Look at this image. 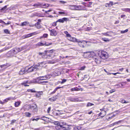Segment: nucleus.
I'll return each mask as SVG.
<instances>
[{"label":"nucleus","instance_id":"obj_1","mask_svg":"<svg viewBox=\"0 0 130 130\" xmlns=\"http://www.w3.org/2000/svg\"><path fill=\"white\" fill-rule=\"evenodd\" d=\"M27 47V46L26 45H24L22 46L21 48L19 47H16L15 48H13L10 51L8 52L7 53V54H10L11 53H12L14 54H15L21 51V50L26 49ZM13 54H12L10 55V56H13Z\"/></svg>","mask_w":130,"mask_h":130},{"label":"nucleus","instance_id":"obj_2","mask_svg":"<svg viewBox=\"0 0 130 130\" xmlns=\"http://www.w3.org/2000/svg\"><path fill=\"white\" fill-rule=\"evenodd\" d=\"M99 56L101 58L105 59L108 57V53L105 51H101L99 52L98 53Z\"/></svg>","mask_w":130,"mask_h":130},{"label":"nucleus","instance_id":"obj_3","mask_svg":"<svg viewBox=\"0 0 130 130\" xmlns=\"http://www.w3.org/2000/svg\"><path fill=\"white\" fill-rule=\"evenodd\" d=\"M68 40L70 41L73 42H78L79 45H80V46L82 47H84V46L83 44H82L83 42H85V41H79L78 40L76 39L75 38L73 37H71L70 38L68 39Z\"/></svg>","mask_w":130,"mask_h":130},{"label":"nucleus","instance_id":"obj_4","mask_svg":"<svg viewBox=\"0 0 130 130\" xmlns=\"http://www.w3.org/2000/svg\"><path fill=\"white\" fill-rule=\"evenodd\" d=\"M52 43H48L46 42L42 43V42H38L36 44V45L38 46H44V45H45V46H48L49 45H52Z\"/></svg>","mask_w":130,"mask_h":130},{"label":"nucleus","instance_id":"obj_5","mask_svg":"<svg viewBox=\"0 0 130 130\" xmlns=\"http://www.w3.org/2000/svg\"><path fill=\"white\" fill-rule=\"evenodd\" d=\"M66 125V124L64 122H60V130H67V128L66 127L64 126Z\"/></svg>","mask_w":130,"mask_h":130},{"label":"nucleus","instance_id":"obj_6","mask_svg":"<svg viewBox=\"0 0 130 130\" xmlns=\"http://www.w3.org/2000/svg\"><path fill=\"white\" fill-rule=\"evenodd\" d=\"M92 52L88 51L84 52L83 56L84 57L89 58L91 57Z\"/></svg>","mask_w":130,"mask_h":130},{"label":"nucleus","instance_id":"obj_7","mask_svg":"<svg viewBox=\"0 0 130 130\" xmlns=\"http://www.w3.org/2000/svg\"><path fill=\"white\" fill-rule=\"evenodd\" d=\"M50 33V35L52 36H56L57 34V31L54 29H49Z\"/></svg>","mask_w":130,"mask_h":130},{"label":"nucleus","instance_id":"obj_8","mask_svg":"<svg viewBox=\"0 0 130 130\" xmlns=\"http://www.w3.org/2000/svg\"><path fill=\"white\" fill-rule=\"evenodd\" d=\"M54 124L56 125L55 127L56 129L60 130V127H59V126H60V122L58 121H55L54 122Z\"/></svg>","mask_w":130,"mask_h":130},{"label":"nucleus","instance_id":"obj_9","mask_svg":"<svg viewBox=\"0 0 130 130\" xmlns=\"http://www.w3.org/2000/svg\"><path fill=\"white\" fill-rule=\"evenodd\" d=\"M40 118H41V119H40L44 121L47 120V119H48V121L50 122H51V118L47 117L44 116H43L41 117H40Z\"/></svg>","mask_w":130,"mask_h":130},{"label":"nucleus","instance_id":"obj_10","mask_svg":"<svg viewBox=\"0 0 130 130\" xmlns=\"http://www.w3.org/2000/svg\"><path fill=\"white\" fill-rule=\"evenodd\" d=\"M72 7L73 8V9L76 10H82V8L80 6L73 5Z\"/></svg>","mask_w":130,"mask_h":130},{"label":"nucleus","instance_id":"obj_11","mask_svg":"<svg viewBox=\"0 0 130 130\" xmlns=\"http://www.w3.org/2000/svg\"><path fill=\"white\" fill-rule=\"evenodd\" d=\"M68 19L67 18H64L62 19H60L58 20L56 22H60L63 23L64 22L67 20Z\"/></svg>","mask_w":130,"mask_h":130},{"label":"nucleus","instance_id":"obj_12","mask_svg":"<svg viewBox=\"0 0 130 130\" xmlns=\"http://www.w3.org/2000/svg\"><path fill=\"white\" fill-rule=\"evenodd\" d=\"M48 77L46 76L39 77L37 78V79L39 80H44L47 79Z\"/></svg>","mask_w":130,"mask_h":130},{"label":"nucleus","instance_id":"obj_13","mask_svg":"<svg viewBox=\"0 0 130 130\" xmlns=\"http://www.w3.org/2000/svg\"><path fill=\"white\" fill-rule=\"evenodd\" d=\"M69 100L71 102H77L78 101V98H70Z\"/></svg>","mask_w":130,"mask_h":130},{"label":"nucleus","instance_id":"obj_14","mask_svg":"<svg viewBox=\"0 0 130 130\" xmlns=\"http://www.w3.org/2000/svg\"><path fill=\"white\" fill-rule=\"evenodd\" d=\"M103 114V116H101V117L102 118L104 117L106 114V112L105 111H104L102 112H101L100 113L98 114V116H101V115Z\"/></svg>","mask_w":130,"mask_h":130},{"label":"nucleus","instance_id":"obj_15","mask_svg":"<svg viewBox=\"0 0 130 130\" xmlns=\"http://www.w3.org/2000/svg\"><path fill=\"white\" fill-rule=\"evenodd\" d=\"M26 72H27L25 70L22 69L19 72V74L20 75H22L24 74Z\"/></svg>","mask_w":130,"mask_h":130},{"label":"nucleus","instance_id":"obj_16","mask_svg":"<svg viewBox=\"0 0 130 130\" xmlns=\"http://www.w3.org/2000/svg\"><path fill=\"white\" fill-rule=\"evenodd\" d=\"M57 99V96H55L52 97L50 98L49 99V101H55Z\"/></svg>","mask_w":130,"mask_h":130},{"label":"nucleus","instance_id":"obj_17","mask_svg":"<svg viewBox=\"0 0 130 130\" xmlns=\"http://www.w3.org/2000/svg\"><path fill=\"white\" fill-rule=\"evenodd\" d=\"M63 88L62 87H56L55 89L54 90V91H53L51 93V94H53L54 93H55V92H56V91L58 89H60V88Z\"/></svg>","mask_w":130,"mask_h":130},{"label":"nucleus","instance_id":"obj_18","mask_svg":"<svg viewBox=\"0 0 130 130\" xmlns=\"http://www.w3.org/2000/svg\"><path fill=\"white\" fill-rule=\"evenodd\" d=\"M40 64H41V63H39L37 64L35 66L33 65L32 67V68H33V69L34 71L35 69H37L38 67H40Z\"/></svg>","mask_w":130,"mask_h":130},{"label":"nucleus","instance_id":"obj_19","mask_svg":"<svg viewBox=\"0 0 130 130\" xmlns=\"http://www.w3.org/2000/svg\"><path fill=\"white\" fill-rule=\"evenodd\" d=\"M10 47H11L6 46L5 47L2 49L0 50V53L2 52L3 51L9 49Z\"/></svg>","mask_w":130,"mask_h":130},{"label":"nucleus","instance_id":"obj_20","mask_svg":"<svg viewBox=\"0 0 130 130\" xmlns=\"http://www.w3.org/2000/svg\"><path fill=\"white\" fill-rule=\"evenodd\" d=\"M32 67H31L30 68H28V70H26V72L27 73H29L34 71L33 69L32 68Z\"/></svg>","mask_w":130,"mask_h":130},{"label":"nucleus","instance_id":"obj_21","mask_svg":"<svg viewBox=\"0 0 130 130\" xmlns=\"http://www.w3.org/2000/svg\"><path fill=\"white\" fill-rule=\"evenodd\" d=\"M95 62L97 64H99L101 63V61L100 59H99L98 58H96L94 59Z\"/></svg>","mask_w":130,"mask_h":130},{"label":"nucleus","instance_id":"obj_22","mask_svg":"<svg viewBox=\"0 0 130 130\" xmlns=\"http://www.w3.org/2000/svg\"><path fill=\"white\" fill-rule=\"evenodd\" d=\"M54 74L55 76H57L61 74L60 72L55 70L54 73Z\"/></svg>","mask_w":130,"mask_h":130},{"label":"nucleus","instance_id":"obj_23","mask_svg":"<svg viewBox=\"0 0 130 130\" xmlns=\"http://www.w3.org/2000/svg\"><path fill=\"white\" fill-rule=\"evenodd\" d=\"M48 82L47 81H41L38 82V83L39 84L42 85H45L46 83H47Z\"/></svg>","mask_w":130,"mask_h":130},{"label":"nucleus","instance_id":"obj_24","mask_svg":"<svg viewBox=\"0 0 130 130\" xmlns=\"http://www.w3.org/2000/svg\"><path fill=\"white\" fill-rule=\"evenodd\" d=\"M28 83V81L27 80L24 82L21 83V84L22 85H24L25 86H29L28 85H27L26 84Z\"/></svg>","mask_w":130,"mask_h":130},{"label":"nucleus","instance_id":"obj_25","mask_svg":"<svg viewBox=\"0 0 130 130\" xmlns=\"http://www.w3.org/2000/svg\"><path fill=\"white\" fill-rule=\"evenodd\" d=\"M47 56L48 57H51L50 58H53L54 56V54H51L50 53L49 54H47Z\"/></svg>","mask_w":130,"mask_h":130},{"label":"nucleus","instance_id":"obj_26","mask_svg":"<svg viewBox=\"0 0 130 130\" xmlns=\"http://www.w3.org/2000/svg\"><path fill=\"white\" fill-rule=\"evenodd\" d=\"M8 5H7L5 6L4 7L2 8L0 10L2 11H6L7 10V6Z\"/></svg>","mask_w":130,"mask_h":130},{"label":"nucleus","instance_id":"obj_27","mask_svg":"<svg viewBox=\"0 0 130 130\" xmlns=\"http://www.w3.org/2000/svg\"><path fill=\"white\" fill-rule=\"evenodd\" d=\"M55 51V50L54 49H52L48 51H45L44 52L45 53H50L53 54L54 52Z\"/></svg>","mask_w":130,"mask_h":130},{"label":"nucleus","instance_id":"obj_28","mask_svg":"<svg viewBox=\"0 0 130 130\" xmlns=\"http://www.w3.org/2000/svg\"><path fill=\"white\" fill-rule=\"evenodd\" d=\"M32 33H30L29 34H28L27 35H26L25 36H23V38L24 39L25 38H28L32 36L31 34Z\"/></svg>","mask_w":130,"mask_h":130},{"label":"nucleus","instance_id":"obj_29","mask_svg":"<svg viewBox=\"0 0 130 130\" xmlns=\"http://www.w3.org/2000/svg\"><path fill=\"white\" fill-rule=\"evenodd\" d=\"M80 90L77 87L74 88H71V91H79Z\"/></svg>","mask_w":130,"mask_h":130},{"label":"nucleus","instance_id":"obj_30","mask_svg":"<svg viewBox=\"0 0 130 130\" xmlns=\"http://www.w3.org/2000/svg\"><path fill=\"white\" fill-rule=\"evenodd\" d=\"M29 24V23L28 22L25 21L22 23L21 25L22 26H26L27 24Z\"/></svg>","mask_w":130,"mask_h":130},{"label":"nucleus","instance_id":"obj_31","mask_svg":"<svg viewBox=\"0 0 130 130\" xmlns=\"http://www.w3.org/2000/svg\"><path fill=\"white\" fill-rule=\"evenodd\" d=\"M25 115L26 117H29L31 116V113L29 112H25Z\"/></svg>","mask_w":130,"mask_h":130},{"label":"nucleus","instance_id":"obj_32","mask_svg":"<svg viewBox=\"0 0 130 130\" xmlns=\"http://www.w3.org/2000/svg\"><path fill=\"white\" fill-rule=\"evenodd\" d=\"M82 128L80 126L75 127L74 128V130H81Z\"/></svg>","mask_w":130,"mask_h":130},{"label":"nucleus","instance_id":"obj_33","mask_svg":"<svg viewBox=\"0 0 130 130\" xmlns=\"http://www.w3.org/2000/svg\"><path fill=\"white\" fill-rule=\"evenodd\" d=\"M34 106H31L30 105H29L27 106V107L29 109L31 108L34 107H35V106H36V107H37V105L36 104H34Z\"/></svg>","mask_w":130,"mask_h":130},{"label":"nucleus","instance_id":"obj_34","mask_svg":"<svg viewBox=\"0 0 130 130\" xmlns=\"http://www.w3.org/2000/svg\"><path fill=\"white\" fill-rule=\"evenodd\" d=\"M20 103L19 102H15V103L14 106L15 107H17L20 105Z\"/></svg>","mask_w":130,"mask_h":130},{"label":"nucleus","instance_id":"obj_35","mask_svg":"<svg viewBox=\"0 0 130 130\" xmlns=\"http://www.w3.org/2000/svg\"><path fill=\"white\" fill-rule=\"evenodd\" d=\"M11 99V98L10 97V98H7L6 99H5L4 100H3L4 102V103H5L7 102L8 101L10 100Z\"/></svg>","mask_w":130,"mask_h":130},{"label":"nucleus","instance_id":"obj_36","mask_svg":"<svg viewBox=\"0 0 130 130\" xmlns=\"http://www.w3.org/2000/svg\"><path fill=\"white\" fill-rule=\"evenodd\" d=\"M34 89H28L27 90V91L28 92H36V91L34 90Z\"/></svg>","mask_w":130,"mask_h":130},{"label":"nucleus","instance_id":"obj_37","mask_svg":"<svg viewBox=\"0 0 130 130\" xmlns=\"http://www.w3.org/2000/svg\"><path fill=\"white\" fill-rule=\"evenodd\" d=\"M48 35L47 34H43V36L41 37V38H46L47 37Z\"/></svg>","mask_w":130,"mask_h":130},{"label":"nucleus","instance_id":"obj_38","mask_svg":"<svg viewBox=\"0 0 130 130\" xmlns=\"http://www.w3.org/2000/svg\"><path fill=\"white\" fill-rule=\"evenodd\" d=\"M120 102L122 103H128V102H126L124 99L121 100Z\"/></svg>","mask_w":130,"mask_h":130},{"label":"nucleus","instance_id":"obj_39","mask_svg":"<svg viewBox=\"0 0 130 130\" xmlns=\"http://www.w3.org/2000/svg\"><path fill=\"white\" fill-rule=\"evenodd\" d=\"M102 39L103 41L105 42H107V41H109V40L108 39L106 38H102Z\"/></svg>","mask_w":130,"mask_h":130},{"label":"nucleus","instance_id":"obj_40","mask_svg":"<svg viewBox=\"0 0 130 130\" xmlns=\"http://www.w3.org/2000/svg\"><path fill=\"white\" fill-rule=\"evenodd\" d=\"M94 105V104L92 103H91L90 102H89L88 103L87 105V106L88 107L89 106H90L92 105Z\"/></svg>","mask_w":130,"mask_h":130},{"label":"nucleus","instance_id":"obj_41","mask_svg":"<svg viewBox=\"0 0 130 130\" xmlns=\"http://www.w3.org/2000/svg\"><path fill=\"white\" fill-rule=\"evenodd\" d=\"M4 32L6 34H9L10 31L8 30L7 29H6L4 30Z\"/></svg>","mask_w":130,"mask_h":130},{"label":"nucleus","instance_id":"obj_42","mask_svg":"<svg viewBox=\"0 0 130 130\" xmlns=\"http://www.w3.org/2000/svg\"><path fill=\"white\" fill-rule=\"evenodd\" d=\"M122 121V120H120L117 122H116L114 123H113L114 125H116V124H118L119 123H120Z\"/></svg>","mask_w":130,"mask_h":130},{"label":"nucleus","instance_id":"obj_43","mask_svg":"<svg viewBox=\"0 0 130 130\" xmlns=\"http://www.w3.org/2000/svg\"><path fill=\"white\" fill-rule=\"evenodd\" d=\"M128 29H127L121 31V32L122 34L124 33L127 32L128 31Z\"/></svg>","mask_w":130,"mask_h":130},{"label":"nucleus","instance_id":"obj_44","mask_svg":"<svg viewBox=\"0 0 130 130\" xmlns=\"http://www.w3.org/2000/svg\"><path fill=\"white\" fill-rule=\"evenodd\" d=\"M35 26L38 29H39L41 28V26L40 24L36 25Z\"/></svg>","mask_w":130,"mask_h":130},{"label":"nucleus","instance_id":"obj_45","mask_svg":"<svg viewBox=\"0 0 130 130\" xmlns=\"http://www.w3.org/2000/svg\"><path fill=\"white\" fill-rule=\"evenodd\" d=\"M45 53V54L43 55L42 56V57L43 58H47V57H47V53L46 52Z\"/></svg>","mask_w":130,"mask_h":130},{"label":"nucleus","instance_id":"obj_46","mask_svg":"<svg viewBox=\"0 0 130 130\" xmlns=\"http://www.w3.org/2000/svg\"><path fill=\"white\" fill-rule=\"evenodd\" d=\"M16 121V120H13L11 121V123L10 124L11 125H13V124Z\"/></svg>","mask_w":130,"mask_h":130},{"label":"nucleus","instance_id":"obj_47","mask_svg":"<svg viewBox=\"0 0 130 130\" xmlns=\"http://www.w3.org/2000/svg\"><path fill=\"white\" fill-rule=\"evenodd\" d=\"M109 33V32L108 31L106 33H103L102 34L104 35H105L106 36H109V35L108 34Z\"/></svg>","mask_w":130,"mask_h":130},{"label":"nucleus","instance_id":"obj_48","mask_svg":"<svg viewBox=\"0 0 130 130\" xmlns=\"http://www.w3.org/2000/svg\"><path fill=\"white\" fill-rule=\"evenodd\" d=\"M86 67L85 66H83L81 67L80 68V70H84L85 69Z\"/></svg>","mask_w":130,"mask_h":130},{"label":"nucleus","instance_id":"obj_49","mask_svg":"<svg viewBox=\"0 0 130 130\" xmlns=\"http://www.w3.org/2000/svg\"><path fill=\"white\" fill-rule=\"evenodd\" d=\"M57 22H54L52 23V25L53 26H55L56 25V23Z\"/></svg>","mask_w":130,"mask_h":130},{"label":"nucleus","instance_id":"obj_50","mask_svg":"<svg viewBox=\"0 0 130 130\" xmlns=\"http://www.w3.org/2000/svg\"><path fill=\"white\" fill-rule=\"evenodd\" d=\"M104 71L107 73L108 75H110L111 74V73H109V72H107L105 69H104Z\"/></svg>","mask_w":130,"mask_h":130},{"label":"nucleus","instance_id":"obj_51","mask_svg":"<svg viewBox=\"0 0 130 130\" xmlns=\"http://www.w3.org/2000/svg\"><path fill=\"white\" fill-rule=\"evenodd\" d=\"M40 119H41V118H36V119L34 118V119H32V121H34V120H36V121H37L38 120Z\"/></svg>","mask_w":130,"mask_h":130},{"label":"nucleus","instance_id":"obj_52","mask_svg":"<svg viewBox=\"0 0 130 130\" xmlns=\"http://www.w3.org/2000/svg\"><path fill=\"white\" fill-rule=\"evenodd\" d=\"M115 90L113 89L110 90L109 92L110 93H112L113 92H115Z\"/></svg>","mask_w":130,"mask_h":130},{"label":"nucleus","instance_id":"obj_53","mask_svg":"<svg viewBox=\"0 0 130 130\" xmlns=\"http://www.w3.org/2000/svg\"><path fill=\"white\" fill-rule=\"evenodd\" d=\"M0 23L2 24H6V23L3 21L2 20L0 19Z\"/></svg>","mask_w":130,"mask_h":130},{"label":"nucleus","instance_id":"obj_54","mask_svg":"<svg viewBox=\"0 0 130 130\" xmlns=\"http://www.w3.org/2000/svg\"><path fill=\"white\" fill-rule=\"evenodd\" d=\"M59 2L60 3L63 4H64L66 3V2L62 1H59Z\"/></svg>","mask_w":130,"mask_h":130},{"label":"nucleus","instance_id":"obj_55","mask_svg":"<svg viewBox=\"0 0 130 130\" xmlns=\"http://www.w3.org/2000/svg\"><path fill=\"white\" fill-rule=\"evenodd\" d=\"M113 2H112L110 1L109 3L108 4H109V5L110 6V5L111 6L113 5Z\"/></svg>","mask_w":130,"mask_h":130},{"label":"nucleus","instance_id":"obj_56","mask_svg":"<svg viewBox=\"0 0 130 130\" xmlns=\"http://www.w3.org/2000/svg\"><path fill=\"white\" fill-rule=\"evenodd\" d=\"M67 81V80L66 79H63L62 80V81L61 82V84H63V83H64L65 82H66Z\"/></svg>","mask_w":130,"mask_h":130},{"label":"nucleus","instance_id":"obj_57","mask_svg":"<svg viewBox=\"0 0 130 130\" xmlns=\"http://www.w3.org/2000/svg\"><path fill=\"white\" fill-rule=\"evenodd\" d=\"M121 10L123 11L127 12V8H122Z\"/></svg>","mask_w":130,"mask_h":130},{"label":"nucleus","instance_id":"obj_58","mask_svg":"<svg viewBox=\"0 0 130 130\" xmlns=\"http://www.w3.org/2000/svg\"><path fill=\"white\" fill-rule=\"evenodd\" d=\"M91 28L90 27H87V28L86 29V30L89 31L91 30Z\"/></svg>","mask_w":130,"mask_h":130},{"label":"nucleus","instance_id":"obj_59","mask_svg":"<svg viewBox=\"0 0 130 130\" xmlns=\"http://www.w3.org/2000/svg\"><path fill=\"white\" fill-rule=\"evenodd\" d=\"M38 93L41 96V95H42V94L43 92L42 91H39L38 92Z\"/></svg>","mask_w":130,"mask_h":130},{"label":"nucleus","instance_id":"obj_60","mask_svg":"<svg viewBox=\"0 0 130 130\" xmlns=\"http://www.w3.org/2000/svg\"><path fill=\"white\" fill-rule=\"evenodd\" d=\"M51 109V107H49L48 108L47 110V112L48 113H49Z\"/></svg>","mask_w":130,"mask_h":130},{"label":"nucleus","instance_id":"obj_61","mask_svg":"<svg viewBox=\"0 0 130 130\" xmlns=\"http://www.w3.org/2000/svg\"><path fill=\"white\" fill-rule=\"evenodd\" d=\"M67 36L68 37H69V38L71 37V35L69 34H67Z\"/></svg>","mask_w":130,"mask_h":130},{"label":"nucleus","instance_id":"obj_62","mask_svg":"<svg viewBox=\"0 0 130 130\" xmlns=\"http://www.w3.org/2000/svg\"><path fill=\"white\" fill-rule=\"evenodd\" d=\"M123 69H124L123 68L119 69H118L117 71H123Z\"/></svg>","mask_w":130,"mask_h":130},{"label":"nucleus","instance_id":"obj_63","mask_svg":"<svg viewBox=\"0 0 130 130\" xmlns=\"http://www.w3.org/2000/svg\"><path fill=\"white\" fill-rule=\"evenodd\" d=\"M49 62L51 64H54L55 63V62L53 61H50Z\"/></svg>","mask_w":130,"mask_h":130},{"label":"nucleus","instance_id":"obj_64","mask_svg":"<svg viewBox=\"0 0 130 130\" xmlns=\"http://www.w3.org/2000/svg\"><path fill=\"white\" fill-rule=\"evenodd\" d=\"M36 96L37 98H39L40 97V95L38 93L36 94Z\"/></svg>","mask_w":130,"mask_h":130}]
</instances>
